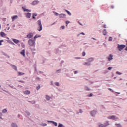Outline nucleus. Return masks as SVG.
Listing matches in <instances>:
<instances>
[{"mask_svg": "<svg viewBox=\"0 0 127 127\" xmlns=\"http://www.w3.org/2000/svg\"><path fill=\"white\" fill-rule=\"evenodd\" d=\"M37 23H38V26H39L37 28V30L39 31H41L42 30V24H41V21L40 20H39L37 21Z\"/></svg>", "mask_w": 127, "mask_h": 127, "instance_id": "f257e3e1", "label": "nucleus"}, {"mask_svg": "<svg viewBox=\"0 0 127 127\" xmlns=\"http://www.w3.org/2000/svg\"><path fill=\"white\" fill-rule=\"evenodd\" d=\"M126 47V46L125 45H118V49L120 51L123 50Z\"/></svg>", "mask_w": 127, "mask_h": 127, "instance_id": "f03ea898", "label": "nucleus"}, {"mask_svg": "<svg viewBox=\"0 0 127 127\" xmlns=\"http://www.w3.org/2000/svg\"><path fill=\"white\" fill-rule=\"evenodd\" d=\"M28 44L30 46H33L34 44H35V41L33 39H30L29 41H28Z\"/></svg>", "mask_w": 127, "mask_h": 127, "instance_id": "7ed1b4c3", "label": "nucleus"}, {"mask_svg": "<svg viewBox=\"0 0 127 127\" xmlns=\"http://www.w3.org/2000/svg\"><path fill=\"white\" fill-rule=\"evenodd\" d=\"M108 119H112V120H118V118L116 117V116L112 115V116L108 117Z\"/></svg>", "mask_w": 127, "mask_h": 127, "instance_id": "20e7f679", "label": "nucleus"}, {"mask_svg": "<svg viewBox=\"0 0 127 127\" xmlns=\"http://www.w3.org/2000/svg\"><path fill=\"white\" fill-rule=\"evenodd\" d=\"M109 125V123L108 122H106L105 124H99V127H106Z\"/></svg>", "mask_w": 127, "mask_h": 127, "instance_id": "39448f33", "label": "nucleus"}, {"mask_svg": "<svg viewBox=\"0 0 127 127\" xmlns=\"http://www.w3.org/2000/svg\"><path fill=\"white\" fill-rule=\"evenodd\" d=\"M96 113H97V111L96 110H93L90 112V114L92 117L95 116Z\"/></svg>", "mask_w": 127, "mask_h": 127, "instance_id": "423d86ee", "label": "nucleus"}, {"mask_svg": "<svg viewBox=\"0 0 127 127\" xmlns=\"http://www.w3.org/2000/svg\"><path fill=\"white\" fill-rule=\"evenodd\" d=\"M20 55H22L23 57H25V50H22L21 52H20Z\"/></svg>", "mask_w": 127, "mask_h": 127, "instance_id": "0eeeda50", "label": "nucleus"}, {"mask_svg": "<svg viewBox=\"0 0 127 127\" xmlns=\"http://www.w3.org/2000/svg\"><path fill=\"white\" fill-rule=\"evenodd\" d=\"M113 56L112 55H110L109 57H108V61H111V60H113Z\"/></svg>", "mask_w": 127, "mask_h": 127, "instance_id": "6e6552de", "label": "nucleus"}, {"mask_svg": "<svg viewBox=\"0 0 127 127\" xmlns=\"http://www.w3.org/2000/svg\"><path fill=\"white\" fill-rule=\"evenodd\" d=\"M10 66L14 70H15V71H17V67L16 65H14L13 64H10Z\"/></svg>", "mask_w": 127, "mask_h": 127, "instance_id": "1a4fd4ad", "label": "nucleus"}, {"mask_svg": "<svg viewBox=\"0 0 127 127\" xmlns=\"http://www.w3.org/2000/svg\"><path fill=\"white\" fill-rule=\"evenodd\" d=\"M39 2V1L38 0H34L32 2V5H36L37 4H38V3Z\"/></svg>", "mask_w": 127, "mask_h": 127, "instance_id": "9d476101", "label": "nucleus"}, {"mask_svg": "<svg viewBox=\"0 0 127 127\" xmlns=\"http://www.w3.org/2000/svg\"><path fill=\"white\" fill-rule=\"evenodd\" d=\"M23 93H24V94L26 95H29L30 94V91L29 90H26L23 92Z\"/></svg>", "mask_w": 127, "mask_h": 127, "instance_id": "9b49d317", "label": "nucleus"}, {"mask_svg": "<svg viewBox=\"0 0 127 127\" xmlns=\"http://www.w3.org/2000/svg\"><path fill=\"white\" fill-rule=\"evenodd\" d=\"M48 122L53 123L55 127L58 126V123H57V122H55V121H48Z\"/></svg>", "mask_w": 127, "mask_h": 127, "instance_id": "f8f14e48", "label": "nucleus"}, {"mask_svg": "<svg viewBox=\"0 0 127 127\" xmlns=\"http://www.w3.org/2000/svg\"><path fill=\"white\" fill-rule=\"evenodd\" d=\"M18 17V16H17V15H15V16H12L11 17L12 21H14V20L17 19Z\"/></svg>", "mask_w": 127, "mask_h": 127, "instance_id": "ddd939ff", "label": "nucleus"}, {"mask_svg": "<svg viewBox=\"0 0 127 127\" xmlns=\"http://www.w3.org/2000/svg\"><path fill=\"white\" fill-rule=\"evenodd\" d=\"M83 65L85 66H90V65H91V64L89 62H86L83 64Z\"/></svg>", "mask_w": 127, "mask_h": 127, "instance_id": "4468645a", "label": "nucleus"}, {"mask_svg": "<svg viewBox=\"0 0 127 127\" xmlns=\"http://www.w3.org/2000/svg\"><path fill=\"white\" fill-rule=\"evenodd\" d=\"M27 37L30 39L33 37V34L32 33H30L29 34L27 35Z\"/></svg>", "mask_w": 127, "mask_h": 127, "instance_id": "2eb2a0df", "label": "nucleus"}, {"mask_svg": "<svg viewBox=\"0 0 127 127\" xmlns=\"http://www.w3.org/2000/svg\"><path fill=\"white\" fill-rule=\"evenodd\" d=\"M31 15V14L30 13H26V17L28 18H30Z\"/></svg>", "mask_w": 127, "mask_h": 127, "instance_id": "dca6fc26", "label": "nucleus"}, {"mask_svg": "<svg viewBox=\"0 0 127 127\" xmlns=\"http://www.w3.org/2000/svg\"><path fill=\"white\" fill-rule=\"evenodd\" d=\"M94 61V59L92 58H90L87 60V61H88V62H89V63H90V62H92V61Z\"/></svg>", "mask_w": 127, "mask_h": 127, "instance_id": "f3484780", "label": "nucleus"}, {"mask_svg": "<svg viewBox=\"0 0 127 127\" xmlns=\"http://www.w3.org/2000/svg\"><path fill=\"white\" fill-rule=\"evenodd\" d=\"M24 75V72H18V76H21V75Z\"/></svg>", "mask_w": 127, "mask_h": 127, "instance_id": "a211bd4d", "label": "nucleus"}, {"mask_svg": "<svg viewBox=\"0 0 127 127\" xmlns=\"http://www.w3.org/2000/svg\"><path fill=\"white\" fill-rule=\"evenodd\" d=\"M0 36L1 37H3L4 36H6V34H5L4 32H0Z\"/></svg>", "mask_w": 127, "mask_h": 127, "instance_id": "6ab92c4d", "label": "nucleus"}, {"mask_svg": "<svg viewBox=\"0 0 127 127\" xmlns=\"http://www.w3.org/2000/svg\"><path fill=\"white\" fill-rule=\"evenodd\" d=\"M59 16L60 18H64L65 16V15L64 14H61L59 15Z\"/></svg>", "mask_w": 127, "mask_h": 127, "instance_id": "aec40b11", "label": "nucleus"}, {"mask_svg": "<svg viewBox=\"0 0 127 127\" xmlns=\"http://www.w3.org/2000/svg\"><path fill=\"white\" fill-rule=\"evenodd\" d=\"M11 126V127H17V125L15 123H12Z\"/></svg>", "mask_w": 127, "mask_h": 127, "instance_id": "412c9836", "label": "nucleus"}, {"mask_svg": "<svg viewBox=\"0 0 127 127\" xmlns=\"http://www.w3.org/2000/svg\"><path fill=\"white\" fill-rule=\"evenodd\" d=\"M46 98L47 101H49L51 99V97L48 95H46Z\"/></svg>", "mask_w": 127, "mask_h": 127, "instance_id": "4be33fe9", "label": "nucleus"}, {"mask_svg": "<svg viewBox=\"0 0 127 127\" xmlns=\"http://www.w3.org/2000/svg\"><path fill=\"white\" fill-rule=\"evenodd\" d=\"M13 41L16 43V44H17L18 43V42H19V41L18 40H16V39H13Z\"/></svg>", "mask_w": 127, "mask_h": 127, "instance_id": "5701e85b", "label": "nucleus"}, {"mask_svg": "<svg viewBox=\"0 0 127 127\" xmlns=\"http://www.w3.org/2000/svg\"><path fill=\"white\" fill-rule=\"evenodd\" d=\"M103 33L104 35H106L107 34V31L106 29H104L103 31Z\"/></svg>", "mask_w": 127, "mask_h": 127, "instance_id": "b1692460", "label": "nucleus"}, {"mask_svg": "<svg viewBox=\"0 0 127 127\" xmlns=\"http://www.w3.org/2000/svg\"><path fill=\"white\" fill-rule=\"evenodd\" d=\"M7 112V110L6 109H4L2 111V113H5Z\"/></svg>", "mask_w": 127, "mask_h": 127, "instance_id": "393cba45", "label": "nucleus"}, {"mask_svg": "<svg viewBox=\"0 0 127 127\" xmlns=\"http://www.w3.org/2000/svg\"><path fill=\"white\" fill-rule=\"evenodd\" d=\"M84 89H85V91H90V89L88 87H85V88H84Z\"/></svg>", "mask_w": 127, "mask_h": 127, "instance_id": "a878e982", "label": "nucleus"}, {"mask_svg": "<svg viewBox=\"0 0 127 127\" xmlns=\"http://www.w3.org/2000/svg\"><path fill=\"white\" fill-rule=\"evenodd\" d=\"M41 126L43 127H45V126H47V125L46 124V123H42V124H41Z\"/></svg>", "mask_w": 127, "mask_h": 127, "instance_id": "bb28decb", "label": "nucleus"}, {"mask_svg": "<svg viewBox=\"0 0 127 127\" xmlns=\"http://www.w3.org/2000/svg\"><path fill=\"white\" fill-rule=\"evenodd\" d=\"M22 8L24 9V11L30 12V11L28 9H25V8H23V7H22Z\"/></svg>", "mask_w": 127, "mask_h": 127, "instance_id": "cd10ccee", "label": "nucleus"}, {"mask_svg": "<svg viewBox=\"0 0 127 127\" xmlns=\"http://www.w3.org/2000/svg\"><path fill=\"white\" fill-rule=\"evenodd\" d=\"M65 11L69 15H71V13L69 11H68V10H65Z\"/></svg>", "mask_w": 127, "mask_h": 127, "instance_id": "c85d7f7f", "label": "nucleus"}, {"mask_svg": "<svg viewBox=\"0 0 127 127\" xmlns=\"http://www.w3.org/2000/svg\"><path fill=\"white\" fill-rule=\"evenodd\" d=\"M55 85L57 86H60V83H59V82H57L55 83Z\"/></svg>", "mask_w": 127, "mask_h": 127, "instance_id": "c756f323", "label": "nucleus"}, {"mask_svg": "<svg viewBox=\"0 0 127 127\" xmlns=\"http://www.w3.org/2000/svg\"><path fill=\"white\" fill-rule=\"evenodd\" d=\"M116 74H118V75H121V74H122V73H121V72H119V71H117V72H116Z\"/></svg>", "mask_w": 127, "mask_h": 127, "instance_id": "7c9ffc66", "label": "nucleus"}, {"mask_svg": "<svg viewBox=\"0 0 127 127\" xmlns=\"http://www.w3.org/2000/svg\"><path fill=\"white\" fill-rule=\"evenodd\" d=\"M19 82L24 83L25 82L23 80H18Z\"/></svg>", "mask_w": 127, "mask_h": 127, "instance_id": "2f4dec72", "label": "nucleus"}, {"mask_svg": "<svg viewBox=\"0 0 127 127\" xmlns=\"http://www.w3.org/2000/svg\"><path fill=\"white\" fill-rule=\"evenodd\" d=\"M40 87H41L40 85H39L38 86H37V87H36L37 90H39V89L40 88Z\"/></svg>", "mask_w": 127, "mask_h": 127, "instance_id": "473e14b6", "label": "nucleus"}, {"mask_svg": "<svg viewBox=\"0 0 127 127\" xmlns=\"http://www.w3.org/2000/svg\"><path fill=\"white\" fill-rule=\"evenodd\" d=\"M40 37H41V36H38L37 35H36L34 37V39H36V38H37Z\"/></svg>", "mask_w": 127, "mask_h": 127, "instance_id": "72a5a7b5", "label": "nucleus"}, {"mask_svg": "<svg viewBox=\"0 0 127 127\" xmlns=\"http://www.w3.org/2000/svg\"><path fill=\"white\" fill-rule=\"evenodd\" d=\"M112 41V37H110L109 38V41Z\"/></svg>", "mask_w": 127, "mask_h": 127, "instance_id": "f704fd0d", "label": "nucleus"}, {"mask_svg": "<svg viewBox=\"0 0 127 127\" xmlns=\"http://www.w3.org/2000/svg\"><path fill=\"white\" fill-rule=\"evenodd\" d=\"M86 53L85 52H82V56H85Z\"/></svg>", "mask_w": 127, "mask_h": 127, "instance_id": "c9c22d12", "label": "nucleus"}, {"mask_svg": "<svg viewBox=\"0 0 127 127\" xmlns=\"http://www.w3.org/2000/svg\"><path fill=\"white\" fill-rule=\"evenodd\" d=\"M63 127V124H61L60 123V124H59L58 127Z\"/></svg>", "mask_w": 127, "mask_h": 127, "instance_id": "e433bc0d", "label": "nucleus"}, {"mask_svg": "<svg viewBox=\"0 0 127 127\" xmlns=\"http://www.w3.org/2000/svg\"><path fill=\"white\" fill-rule=\"evenodd\" d=\"M117 127H121V124H116Z\"/></svg>", "mask_w": 127, "mask_h": 127, "instance_id": "4c0bfd02", "label": "nucleus"}, {"mask_svg": "<svg viewBox=\"0 0 127 127\" xmlns=\"http://www.w3.org/2000/svg\"><path fill=\"white\" fill-rule=\"evenodd\" d=\"M4 42L3 40H0V46L2 45V42Z\"/></svg>", "mask_w": 127, "mask_h": 127, "instance_id": "58836bf2", "label": "nucleus"}, {"mask_svg": "<svg viewBox=\"0 0 127 127\" xmlns=\"http://www.w3.org/2000/svg\"><path fill=\"white\" fill-rule=\"evenodd\" d=\"M112 68H113L112 67H109L108 68V69L109 70H111Z\"/></svg>", "mask_w": 127, "mask_h": 127, "instance_id": "ea45409f", "label": "nucleus"}, {"mask_svg": "<svg viewBox=\"0 0 127 127\" xmlns=\"http://www.w3.org/2000/svg\"><path fill=\"white\" fill-rule=\"evenodd\" d=\"M2 113H1V112H0V119H2Z\"/></svg>", "mask_w": 127, "mask_h": 127, "instance_id": "a19ab883", "label": "nucleus"}, {"mask_svg": "<svg viewBox=\"0 0 127 127\" xmlns=\"http://www.w3.org/2000/svg\"><path fill=\"white\" fill-rule=\"evenodd\" d=\"M37 15V14H36V13H33V16H34V17H35V16H36Z\"/></svg>", "mask_w": 127, "mask_h": 127, "instance_id": "79ce46f5", "label": "nucleus"}, {"mask_svg": "<svg viewBox=\"0 0 127 127\" xmlns=\"http://www.w3.org/2000/svg\"><path fill=\"white\" fill-rule=\"evenodd\" d=\"M61 69H58V70H57V73H59L58 72H61Z\"/></svg>", "mask_w": 127, "mask_h": 127, "instance_id": "37998d69", "label": "nucleus"}, {"mask_svg": "<svg viewBox=\"0 0 127 127\" xmlns=\"http://www.w3.org/2000/svg\"><path fill=\"white\" fill-rule=\"evenodd\" d=\"M108 90L111 92H113V90L111 89L110 88H108Z\"/></svg>", "mask_w": 127, "mask_h": 127, "instance_id": "c03bdc74", "label": "nucleus"}, {"mask_svg": "<svg viewBox=\"0 0 127 127\" xmlns=\"http://www.w3.org/2000/svg\"><path fill=\"white\" fill-rule=\"evenodd\" d=\"M69 23H70V22L68 21H66V24H67V25Z\"/></svg>", "mask_w": 127, "mask_h": 127, "instance_id": "a18cd8bd", "label": "nucleus"}, {"mask_svg": "<svg viewBox=\"0 0 127 127\" xmlns=\"http://www.w3.org/2000/svg\"><path fill=\"white\" fill-rule=\"evenodd\" d=\"M55 15H56V16H58V15H59V14L58 13H57V12H55Z\"/></svg>", "mask_w": 127, "mask_h": 127, "instance_id": "49530a36", "label": "nucleus"}, {"mask_svg": "<svg viewBox=\"0 0 127 127\" xmlns=\"http://www.w3.org/2000/svg\"><path fill=\"white\" fill-rule=\"evenodd\" d=\"M61 28L63 29H64L65 28V27L64 26H63L61 27Z\"/></svg>", "mask_w": 127, "mask_h": 127, "instance_id": "de8ad7c7", "label": "nucleus"}, {"mask_svg": "<svg viewBox=\"0 0 127 127\" xmlns=\"http://www.w3.org/2000/svg\"><path fill=\"white\" fill-rule=\"evenodd\" d=\"M93 95V94L92 93H90V94H89V97H92Z\"/></svg>", "mask_w": 127, "mask_h": 127, "instance_id": "09e8293b", "label": "nucleus"}, {"mask_svg": "<svg viewBox=\"0 0 127 127\" xmlns=\"http://www.w3.org/2000/svg\"><path fill=\"white\" fill-rule=\"evenodd\" d=\"M77 71H74V74H77Z\"/></svg>", "mask_w": 127, "mask_h": 127, "instance_id": "8fccbe9b", "label": "nucleus"}, {"mask_svg": "<svg viewBox=\"0 0 127 127\" xmlns=\"http://www.w3.org/2000/svg\"><path fill=\"white\" fill-rule=\"evenodd\" d=\"M79 112H80V113H82V110H80L79 111Z\"/></svg>", "mask_w": 127, "mask_h": 127, "instance_id": "3c124183", "label": "nucleus"}, {"mask_svg": "<svg viewBox=\"0 0 127 127\" xmlns=\"http://www.w3.org/2000/svg\"><path fill=\"white\" fill-rule=\"evenodd\" d=\"M80 34H82V35H85V34L84 33H80Z\"/></svg>", "mask_w": 127, "mask_h": 127, "instance_id": "603ef678", "label": "nucleus"}, {"mask_svg": "<svg viewBox=\"0 0 127 127\" xmlns=\"http://www.w3.org/2000/svg\"><path fill=\"white\" fill-rule=\"evenodd\" d=\"M1 24H0V30L1 29Z\"/></svg>", "mask_w": 127, "mask_h": 127, "instance_id": "864d4df0", "label": "nucleus"}, {"mask_svg": "<svg viewBox=\"0 0 127 127\" xmlns=\"http://www.w3.org/2000/svg\"><path fill=\"white\" fill-rule=\"evenodd\" d=\"M22 47H23V48H24V47H25V45H22Z\"/></svg>", "mask_w": 127, "mask_h": 127, "instance_id": "5fc2aeb1", "label": "nucleus"}, {"mask_svg": "<svg viewBox=\"0 0 127 127\" xmlns=\"http://www.w3.org/2000/svg\"><path fill=\"white\" fill-rule=\"evenodd\" d=\"M103 27H104V28H106V25H104V26H103Z\"/></svg>", "mask_w": 127, "mask_h": 127, "instance_id": "6e6d98bb", "label": "nucleus"}, {"mask_svg": "<svg viewBox=\"0 0 127 127\" xmlns=\"http://www.w3.org/2000/svg\"><path fill=\"white\" fill-rule=\"evenodd\" d=\"M125 50H126V51H127V47H126V48H125Z\"/></svg>", "mask_w": 127, "mask_h": 127, "instance_id": "4d7b16f0", "label": "nucleus"}, {"mask_svg": "<svg viewBox=\"0 0 127 127\" xmlns=\"http://www.w3.org/2000/svg\"><path fill=\"white\" fill-rule=\"evenodd\" d=\"M33 17V19H35V16H32Z\"/></svg>", "mask_w": 127, "mask_h": 127, "instance_id": "13d9d810", "label": "nucleus"}, {"mask_svg": "<svg viewBox=\"0 0 127 127\" xmlns=\"http://www.w3.org/2000/svg\"><path fill=\"white\" fill-rule=\"evenodd\" d=\"M111 8H114V6H111Z\"/></svg>", "mask_w": 127, "mask_h": 127, "instance_id": "bf43d9fd", "label": "nucleus"}, {"mask_svg": "<svg viewBox=\"0 0 127 127\" xmlns=\"http://www.w3.org/2000/svg\"><path fill=\"white\" fill-rule=\"evenodd\" d=\"M37 79L39 80V79H40V78H39V77H37Z\"/></svg>", "mask_w": 127, "mask_h": 127, "instance_id": "052dcab7", "label": "nucleus"}, {"mask_svg": "<svg viewBox=\"0 0 127 127\" xmlns=\"http://www.w3.org/2000/svg\"><path fill=\"white\" fill-rule=\"evenodd\" d=\"M76 59H80V58H76Z\"/></svg>", "mask_w": 127, "mask_h": 127, "instance_id": "680f3d73", "label": "nucleus"}, {"mask_svg": "<svg viewBox=\"0 0 127 127\" xmlns=\"http://www.w3.org/2000/svg\"><path fill=\"white\" fill-rule=\"evenodd\" d=\"M27 114H28V115H30V113L28 112V113H27Z\"/></svg>", "mask_w": 127, "mask_h": 127, "instance_id": "e2e57ef3", "label": "nucleus"}, {"mask_svg": "<svg viewBox=\"0 0 127 127\" xmlns=\"http://www.w3.org/2000/svg\"><path fill=\"white\" fill-rule=\"evenodd\" d=\"M118 93V94H121V93Z\"/></svg>", "mask_w": 127, "mask_h": 127, "instance_id": "0e129e2a", "label": "nucleus"}, {"mask_svg": "<svg viewBox=\"0 0 127 127\" xmlns=\"http://www.w3.org/2000/svg\"><path fill=\"white\" fill-rule=\"evenodd\" d=\"M4 92H7V91H5V90H4Z\"/></svg>", "mask_w": 127, "mask_h": 127, "instance_id": "69168bd1", "label": "nucleus"}, {"mask_svg": "<svg viewBox=\"0 0 127 127\" xmlns=\"http://www.w3.org/2000/svg\"><path fill=\"white\" fill-rule=\"evenodd\" d=\"M126 42H127V44H127V41H126Z\"/></svg>", "mask_w": 127, "mask_h": 127, "instance_id": "338daca9", "label": "nucleus"}, {"mask_svg": "<svg viewBox=\"0 0 127 127\" xmlns=\"http://www.w3.org/2000/svg\"><path fill=\"white\" fill-rule=\"evenodd\" d=\"M94 40H95V38H93Z\"/></svg>", "mask_w": 127, "mask_h": 127, "instance_id": "774afa93", "label": "nucleus"}]
</instances>
